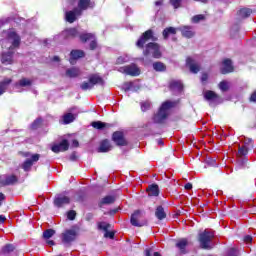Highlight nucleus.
Returning a JSON list of instances; mask_svg holds the SVG:
<instances>
[{"instance_id":"nucleus-35","label":"nucleus","mask_w":256,"mask_h":256,"mask_svg":"<svg viewBox=\"0 0 256 256\" xmlns=\"http://www.w3.org/2000/svg\"><path fill=\"white\" fill-rule=\"evenodd\" d=\"M65 37H77L79 35V31L75 28H70L64 31Z\"/></svg>"},{"instance_id":"nucleus-61","label":"nucleus","mask_w":256,"mask_h":256,"mask_svg":"<svg viewBox=\"0 0 256 256\" xmlns=\"http://www.w3.org/2000/svg\"><path fill=\"white\" fill-rule=\"evenodd\" d=\"M158 145H163V140H158Z\"/></svg>"},{"instance_id":"nucleus-8","label":"nucleus","mask_w":256,"mask_h":256,"mask_svg":"<svg viewBox=\"0 0 256 256\" xmlns=\"http://www.w3.org/2000/svg\"><path fill=\"white\" fill-rule=\"evenodd\" d=\"M118 71L119 73H124V75H131L132 77H137L141 75V70L135 64L120 67Z\"/></svg>"},{"instance_id":"nucleus-57","label":"nucleus","mask_w":256,"mask_h":256,"mask_svg":"<svg viewBox=\"0 0 256 256\" xmlns=\"http://www.w3.org/2000/svg\"><path fill=\"white\" fill-rule=\"evenodd\" d=\"M1 223H5V217L3 215H0V225Z\"/></svg>"},{"instance_id":"nucleus-18","label":"nucleus","mask_w":256,"mask_h":256,"mask_svg":"<svg viewBox=\"0 0 256 256\" xmlns=\"http://www.w3.org/2000/svg\"><path fill=\"white\" fill-rule=\"evenodd\" d=\"M53 153H61L69 149V142L67 140H62L61 143L52 146Z\"/></svg>"},{"instance_id":"nucleus-50","label":"nucleus","mask_w":256,"mask_h":256,"mask_svg":"<svg viewBox=\"0 0 256 256\" xmlns=\"http://www.w3.org/2000/svg\"><path fill=\"white\" fill-rule=\"evenodd\" d=\"M127 61H129V58L128 57H123V56H120L118 59H117V63H127Z\"/></svg>"},{"instance_id":"nucleus-21","label":"nucleus","mask_w":256,"mask_h":256,"mask_svg":"<svg viewBox=\"0 0 256 256\" xmlns=\"http://www.w3.org/2000/svg\"><path fill=\"white\" fill-rule=\"evenodd\" d=\"M220 71L223 75H227V73H233V62H231L229 59L224 60L222 62Z\"/></svg>"},{"instance_id":"nucleus-11","label":"nucleus","mask_w":256,"mask_h":256,"mask_svg":"<svg viewBox=\"0 0 256 256\" xmlns=\"http://www.w3.org/2000/svg\"><path fill=\"white\" fill-rule=\"evenodd\" d=\"M178 31H180L182 37H185L186 39H192V37H195V28H193V26L183 25L178 27Z\"/></svg>"},{"instance_id":"nucleus-29","label":"nucleus","mask_w":256,"mask_h":256,"mask_svg":"<svg viewBox=\"0 0 256 256\" xmlns=\"http://www.w3.org/2000/svg\"><path fill=\"white\" fill-rule=\"evenodd\" d=\"M81 75V70L79 68L73 67L66 70V76L70 78L79 77Z\"/></svg>"},{"instance_id":"nucleus-49","label":"nucleus","mask_w":256,"mask_h":256,"mask_svg":"<svg viewBox=\"0 0 256 256\" xmlns=\"http://www.w3.org/2000/svg\"><path fill=\"white\" fill-rule=\"evenodd\" d=\"M104 237L109 238V239H113V237H115V232H111L109 230H106Z\"/></svg>"},{"instance_id":"nucleus-27","label":"nucleus","mask_w":256,"mask_h":256,"mask_svg":"<svg viewBox=\"0 0 256 256\" xmlns=\"http://www.w3.org/2000/svg\"><path fill=\"white\" fill-rule=\"evenodd\" d=\"M177 31H179V28L168 27L163 30L162 35H163L164 39H169V35H176Z\"/></svg>"},{"instance_id":"nucleus-15","label":"nucleus","mask_w":256,"mask_h":256,"mask_svg":"<svg viewBox=\"0 0 256 256\" xmlns=\"http://www.w3.org/2000/svg\"><path fill=\"white\" fill-rule=\"evenodd\" d=\"M40 155L39 154H34L31 156V159H27L23 164H22V169H24V171H30L31 167H33L34 163H37V161H39L40 159Z\"/></svg>"},{"instance_id":"nucleus-20","label":"nucleus","mask_w":256,"mask_h":256,"mask_svg":"<svg viewBox=\"0 0 256 256\" xmlns=\"http://www.w3.org/2000/svg\"><path fill=\"white\" fill-rule=\"evenodd\" d=\"M186 65L189 67L191 73L197 74L201 70V66L193 58H187Z\"/></svg>"},{"instance_id":"nucleus-43","label":"nucleus","mask_w":256,"mask_h":256,"mask_svg":"<svg viewBox=\"0 0 256 256\" xmlns=\"http://www.w3.org/2000/svg\"><path fill=\"white\" fill-rule=\"evenodd\" d=\"M98 227H99V229H101L102 231L107 232V231H109V227H111V224H108V223H106V222H101V223H99Z\"/></svg>"},{"instance_id":"nucleus-56","label":"nucleus","mask_w":256,"mask_h":256,"mask_svg":"<svg viewBox=\"0 0 256 256\" xmlns=\"http://www.w3.org/2000/svg\"><path fill=\"white\" fill-rule=\"evenodd\" d=\"M156 7H159V5H163V1L162 0H158L155 2Z\"/></svg>"},{"instance_id":"nucleus-22","label":"nucleus","mask_w":256,"mask_h":256,"mask_svg":"<svg viewBox=\"0 0 256 256\" xmlns=\"http://www.w3.org/2000/svg\"><path fill=\"white\" fill-rule=\"evenodd\" d=\"M53 235H55L54 229H47L43 232V239H45L47 245H49L50 247H53V245H55V242L53 240H50Z\"/></svg>"},{"instance_id":"nucleus-14","label":"nucleus","mask_w":256,"mask_h":256,"mask_svg":"<svg viewBox=\"0 0 256 256\" xmlns=\"http://www.w3.org/2000/svg\"><path fill=\"white\" fill-rule=\"evenodd\" d=\"M95 7V2L91 0H78V7L77 10L82 12L87 11V9H93Z\"/></svg>"},{"instance_id":"nucleus-23","label":"nucleus","mask_w":256,"mask_h":256,"mask_svg":"<svg viewBox=\"0 0 256 256\" xmlns=\"http://www.w3.org/2000/svg\"><path fill=\"white\" fill-rule=\"evenodd\" d=\"M81 57H85V52L82 50H72L70 53L71 65H75V61H77V59H81Z\"/></svg>"},{"instance_id":"nucleus-55","label":"nucleus","mask_w":256,"mask_h":256,"mask_svg":"<svg viewBox=\"0 0 256 256\" xmlns=\"http://www.w3.org/2000/svg\"><path fill=\"white\" fill-rule=\"evenodd\" d=\"M72 145H73L74 147H79V141L73 140Z\"/></svg>"},{"instance_id":"nucleus-46","label":"nucleus","mask_w":256,"mask_h":256,"mask_svg":"<svg viewBox=\"0 0 256 256\" xmlns=\"http://www.w3.org/2000/svg\"><path fill=\"white\" fill-rule=\"evenodd\" d=\"M181 1L182 0H170V3L174 9H179V7H181Z\"/></svg>"},{"instance_id":"nucleus-33","label":"nucleus","mask_w":256,"mask_h":256,"mask_svg":"<svg viewBox=\"0 0 256 256\" xmlns=\"http://www.w3.org/2000/svg\"><path fill=\"white\" fill-rule=\"evenodd\" d=\"M11 78H6L2 82H0V95H3L5 91H7V88L9 85H11Z\"/></svg>"},{"instance_id":"nucleus-62","label":"nucleus","mask_w":256,"mask_h":256,"mask_svg":"<svg viewBox=\"0 0 256 256\" xmlns=\"http://www.w3.org/2000/svg\"><path fill=\"white\" fill-rule=\"evenodd\" d=\"M29 156H30L29 152L24 153V157H29Z\"/></svg>"},{"instance_id":"nucleus-36","label":"nucleus","mask_w":256,"mask_h":256,"mask_svg":"<svg viewBox=\"0 0 256 256\" xmlns=\"http://www.w3.org/2000/svg\"><path fill=\"white\" fill-rule=\"evenodd\" d=\"M111 203H115L114 196H106L101 200V205H111Z\"/></svg>"},{"instance_id":"nucleus-44","label":"nucleus","mask_w":256,"mask_h":256,"mask_svg":"<svg viewBox=\"0 0 256 256\" xmlns=\"http://www.w3.org/2000/svg\"><path fill=\"white\" fill-rule=\"evenodd\" d=\"M144 253H145V256H161L159 252H154L152 248H147Z\"/></svg>"},{"instance_id":"nucleus-6","label":"nucleus","mask_w":256,"mask_h":256,"mask_svg":"<svg viewBox=\"0 0 256 256\" xmlns=\"http://www.w3.org/2000/svg\"><path fill=\"white\" fill-rule=\"evenodd\" d=\"M130 223L133 227H145V225H147V220H145L143 212L137 210L131 215Z\"/></svg>"},{"instance_id":"nucleus-28","label":"nucleus","mask_w":256,"mask_h":256,"mask_svg":"<svg viewBox=\"0 0 256 256\" xmlns=\"http://www.w3.org/2000/svg\"><path fill=\"white\" fill-rule=\"evenodd\" d=\"M251 13H253V10L249 8H242L238 11L237 15L240 19H247V17L251 16Z\"/></svg>"},{"instance_id":"nucleus-19","label":"nucleus","mask_w":256,"mask_h":256,"mask_svg":"<svg viewBox=\"0 0 256 256\" xmlns=\"http://www.w3.org/2000/svg\"><path fill=\"white\" fill-rule=\"evenodd\" d=\"M69 203H71V199L65 195L60 194L54 199V205L56 207H63V205H69Z\"/></svg>"},{"instance_id":"nucleus-1","label":"nucleus","mask_w":256,"mask_h":256,"mask_svg":"<svg viewBox=\"0 0 256 256\" xmlns=\"http://www.w3.org/2000/svg\"><path fill=\"white\" fill-rule=\"evenodd\" d=\"M5 39L0 41L3 49H8V53H3L1 61L4 65H11L13 63V51L21 45V37L17 35L14 30L3 32Z\"/></svg>"},{"instance_id":"nucleus-41","label":"nucleus","mask_w":256,"mask_h":256,"mask_svg":"<svg viewBox=\"0 0 256 256\" xmlns=\"http://www.w3.org/2000/svg\"><path fill=\"white\" fill-rule=\"evenodd\" d=\"M107 124L101 122V121H96V122H92V127H94V129H104V127H106Z\"/></svg>"},{"instance_id":"nucleus-25","label":"nucleus","mask_w":256,"mask_h":256,"mask_svg":"<svg viewBox=\"0 0 256 256\" xmlns=\"http://www.w3.org/2000/svg\"><path fill=\"white\" fill-rule=\"evenodd\" d=\"M33 85V80L29 78H21L16 84L15 88L20 89L21 87H31Z\"/></svg>"},{"instance_id":"nucleus-12","label":"nucleus","mask_w":256,"mask_h":256,"mask_svg":"<svg viewBox=\"0 0 256 256\" xmlns=\"http://www.w3.org/2000/svg\"><path fill=\"white\" fill-rule=\"evenodd\" d=\"M80 40L83 43H87V41L90 42V49H97V41H95V35L92 33H83L80 35Z\"/></svg>"},{"instance_id":"nucleus-40","label":"nucleus","mask_w":256,"mask_h":256,"mask_svg":"<svg viewBox=\"0 0 256 256\" xmlns=\"http://www.w3.org/2000/svg\"><path fill=\"white\" fill-rule=\"evenodd\" d=\"M219 89L222 90L223 92L229 91V82H227V81L220 82Z\"/></svg>"},{"instance_id":"nucleus-2","label":"nucleus","mask_w":256,"mask_h":256,"mask_svg":"<svg viewBox=\"0 0 256 256\" xmlns=\"http://www.w3.org/2000/svg\"><path fill=\"white\" fill-rule=\"evenodd\" d=\"M175 107V102L167 101L162 104L157 114H155L154 123H164L165 119L169 116V110Z\"/></svg>"},{"instance_id":"nucleus-30","label":"nucleus","mask_w":256,"mask_h":256,"mask_svg":"<svg viewBox=\"0 0 256 256\" xmlns=\"http://www.w3.org/2000/svg\"><path fill=\"white\" fill-rule=\"evenodd\" d=\"M149 197H158L159 196V186L157 184H153L147 189Z\"/></svg>"},{"instance_id":"nucleus-42","label":"nucleus","mask_w":256,"mask_h":256,"mask_svg":"<svg viewBox=\"0 0 256 256\" xmlns=\"http://www.w3.org/2000/svg\"><path fill=\"white\" fill-rule=\"evenodd\" d=\"M141 109L142 111H149V109H151V102L149 101H144L141 103Z\"/></svg>"},{"instance_id":"nucleus-37","label":"nucleus","mask_w":256,"mask_h":256,"mask_svg":"<svg viewBox=\"0 0 256 256\" xmlns=\"http://www.w3.org/2000/svg\"><path fill=\"white\" fill-rule=\"evenodd\" d=\"M192 23H201V21H205V15L198 14L191 18Z\"/></svg>"},{"instance_id":"nucleus-24","label":"nucleus","mask_w":256,"mask_h":256,"mask_svg":"<svg viewBox=\"0 0 256 256\" xmlns=\"http://www.w3.org/2000/svg\"><path fill=\"white\" fill-rule=\"evenodd\" d=\"M170 89L173 93H181L183 91V83L179 80H172L170 82Z\"/></svg>"},{"instance_id":"nucleus-58","label":"nucleus","mask_w":256,"mask_h":256,"mask_svg":"<svg viewBox=\"0 0 256 256\" xmlns=\"http://www.w3.org/2000/svg\"><path fill=\"white\" fill-rule=\"evenodd\" d=\"M70 159H71V161H75V154H72V155L70 156Z\"/></svg>"},{"instance_id":"nucleus-3","label":"nucleus","mask_w":256,"mask_h":256,"mask_svg":"<svg viewBox=\"0 0 256 256\" xmlns=\"http://www.w3.org/2000/svg\"><path fill=\"white\" fill-rule=\"evenodd\" d=\"M143 55L145 57H149V55H151V57H154V59H161L162 57V52H161V46H159V44L157 43H148L146 45L145 50L143 51Z\"/></svg>"},{"instance_id":"nucleus-60","label":"nucleus","mask_w":256,"mask_h":256,"mask_svg":"<svg viewBox=\"0 0 256 256\" xmlns=\"http://www.w3.org/2000/svg\"><path fill=\"white\" fill-rule=\"evenodd\" d=\"M195 1H200L201 3H207V0H195Z\"/></svg>"},{"instance_id":"nucleus-39","label":"nucleus","mask_w":256,"mask_h":256,"mask_svg":"<svg viewBox=\"0 0 256 256\" xmlns=\"http://www.w3.org/2000/svg\"><path fill=\"white\" fill-rule=\"evenodd\" d=\"M2 251L3 253H13V251H15V246H13V244H7L3 247Z\"/></svg>"},{"instance_id":"nucleus-47","label":"nucleus","mask_w":256,"mask_h":256,"mask_svg":"<svg viewBox=\"0 0 256 256\" xmlns=\"http://www.w3.org/2000/svg\"><path fill=\"white\" fill-rule=\"evenodd\" d=\"M41 123H43V120L41 118L36 119L33 123H32V129H37Z\"/></svg>"},{"instance_id":"nucleus-52","label":"nucleus","mask_w":256,"mask_h":256,"mask_svg":"<svg viewBox=\"0 0 256 256\" xmlns=\"http://www.w3.org/2000/svg\"><path fill=\"white\" fill-rule=\"evenodd\" d=\"M207 79H209V76L207 75V73H203L201 76L202 83H205V81H207Z\"/></svg>"},{"instance_id":"nucleus-5","label":"nucleus","mask_w":256,"mask_h":256,"mask_svg":"<svg viewBox=\"0 0 256 256\" xmlns=\"http://www.w3.org/2000/svg\"><path fill=\"white\" fill-rule=\"evenodd\" d=\"M103 83V78H101L97 74H93L89 76L87 82H83L80 85V89H82V91H88V89H92L93 87H95V85H103Z\"/></svg>"},{"instance_id":"nucleus-48","label":"nucleus","mask_w":256,"mask_h":256,"mask_svg":"<svg viewBox=\"0 0 256 256\" xmlns=\"http://www.w3.org/2000/svg\"><path fill=\"white\" fill-rule=\"evenodd\" d=\"M248 152L249 151L247 149V146L239 147V150H238L239 155H247Z\"/></svg>"},{"instance_id":"nucleus-54","label":"nucleus","mask_w":256,"mask_h":256,"mask_svg":"<svg viewBox=\"0 0 256 256\" xmlns=\"http://www.w3.org/2000/svg\"><path fill=\"white\" fill-rule=\"evenodd\" d=\"M3 201H5V194L0 192V207L3 205Z\"/></svg>"},{"instance_id":"nucleus-4","label":"nucleus","mask_w":256,"mask_h":256,"mask_svg":"<svg viewBox=\"0 0 256 256\" xmlns=\"http://www.w3.org/2000/svg\"><path fill=\"white\" fill-rule=\"evenodd\" d=\"M215 237V234L209 230H205L199 234L198 241L200 243L201 249H212L211 241Z\"/></svg>"},{"instance_id":"nucleus-53","label":"nucleus","mask_w":256,"mask_h":256,"mask_svg":"<svg viewBox=\"0 0 256 256\" xmlns=\"http://www.w3.org/2000/svg\"><path fill=\"white\" fill-rule=\"evenodd\" d=\"M184 189H186L187 191L193 189V184H191V183L185 184Z\"/></svg>"},{"instance_id":"nucleus-16","label":"nucleus","mask_w":256,"mask_h":256,"mask_svg":"<svg viewBox=\"0 0 256 256\" xmlns=\"http://www.w3.org/2000/svg\"><path fill=\"white\" fill-rule=\"evenodd\" d=\"M15 183H17V176L15 175L0 176V185H15Z\"/></svg>"},{"instance_id":"nucleus-38","label":"nucleus","mask_w":256,"mask_h":256,"mask_svg":"<svg viewBox=\"0 0 256 256\" xmlns=\"http://www.w3.org/2000/svg\"><path fill=\"white\" fill-rule=\"evenodd\" d=\"M153 69L154 71H165L166 67L162 62H155L153 64Z\"/></svg>"},{"instance_id":"nucleus-13","label":"nucleus","mask_w":256,"mask_h":256,"mask_svg":"<svg viewBox=\"0 0 256 256\" xmlns=\"http://www.w3.org/2000/svg\"><path fill=\"white\" fill-rule=\"evenodd\" d=\"M204 99H206V101H209L210 105H215V103H219V101L221 100L219 95L211 90H207L206 92H204Z\"/></svg>"},{"instance_id":"nucleus-31","label":"nucleus","mask_w":256,"mask_h":256,"mask_svg":"<svg viewBox=\"0 0 256 256\" xmlns=\"http://www.w3.org/2000/svg\"><path fill=\"white\" fill-rule=\"evenodd\" d=\"M75 121V114L66 113L62 116V123L64 125H69V123H73Z\"/></svg>"},{"instance_id":"nucleus-26","label":"nucleus","mask_w":256,"mask_h":256,"mask_svg":"<svg viewBox=\"0 0 256 256\" xmlns=\"http://www.w3.org/2000/svg\"><path fill=\"white\" fill-rule=\"evenodd\" d=\"M111 149V143H109L108 140H103L98 148V153H108V151H111Z\"/></svg>"},{"instance_id":"nucleus-59","label":"nucleus","mask_w":256,"mask_h":256,"mask_svg":"<svg viewBox=\"0 0 256 256\" xmlns=\"http://www.w3.org/2000/svg\"><path fill=\"white\" fill-rule=\"evenodd\" d=\"M53 61H59V57L58 56H54Z\"/></svg>"},{"instance_id":"nucleus-63","label":"nucleus","mask_w":256,"mask_h":256,"mask_svg":"<svg viewBox=\"0 0 256 256\" xmlns=\"http://www.w3.org/2000/svg\"><path fill=\"white\" fill-rule=\"evenodd\" d=\"M1 24L3 23V22H0Z\"/></svg>"},{"instance_id":"nucleus-9","label":"nucleus","mask_w":256,"mask_h":256,"mask_svg":"<svg viewBox=\"0 0 256 256\" xmlns=\"http://www.w3.org/2000/svg\"><path fill=\"white\" fill-rule=\"evenodd\" d=\"M81 15H83L81 10L74 8L73 10L65 12V19L68 23H75V21H77V17H81Z\"/></svg>"},{"instance_id":"nucleus-51","label":"nucleus","mask_w":256,"mask_h":256,"mask_svg":"<svg viewBox=\"0 0 256 256\" xmlns=\"http://www.w3.org/2000/svg\"><path fill=\"white\" fill-rule=\"evenodd\" d=\"M244 241H245V243H251L253 241V237L246 235L244 237Z\"/></svg>"},{"instance_id":"nucleus-32","label":"nucleus","mask_w":256,"mask_h":256,"mask_svg":"<svg viewBox=\"0 0 256 256\" xmlns=\"http://www.w3.org/2000/svg\"><path fill=\"white\" fill-rule=\"evenodd\" d=\"M155 217H157V219H159V221H163V219H165V217H167V214L165 213V209L163 208V206H158L156 208Z\"/></svg>"},{"instance_id":"nucleus-45","label":"nucleus","mask_w":256,"mask_h":256,"mask_svg":"<svg viewBox=\"0 0 256 256\" xmlns=\"http://www.w3.org/2000/svg\"><path fill=\"white\" fill-rule=\"evenodd\" d=\"M67 217L70 221L75 220V217H77V213L75 212V210H70L67 213Z\"/></svg>"},{"instance_id":"nucleus-10","label":"nucleus","mask_w":256,"mask_h":256,"mask_svg":"<svg viewBox=\"0 0 256 256\" xmlns=\"http://www.w3.org/2000/svg\"><path fill=\"white\" fill-rule=\"evenodd\" d=\"M149 40L155 41V38L153 37L152 30H148V31L144 32L142 34V36L140 37V39L137 41L136 45L140 49H143V45H145V43H147V41H149Z\"/></svg>"},{"instance_id":"nucleus-34","label":"nucleus","mask_w":256,"mask_h":256,"mask_svg":"<svg viewBox=\"0 0 256 256\" xmlns=\"http://www.w3.org/2000/svg\"><path fill=\"white\" fill-rule=\"evenodd\" d=\"M188 244L189 242L184 238L176 243V247L179 249L180 253H186L185 249L187 248Z\"/></svg>"},{"instance_id":"nucleus-7","label":"nucleus","mask_w":256,"mask_h":256,"mask_svg":"<svg viewBox=\"0 0 256 256\" xmlns=\"http://www.w3.org/2000/svg\"><path fill=\"white\" fill-rule=\"evenodd\" d=\"M77 235V230H75V228L66 229L61 234L62 243L64 245H71V243L77 239Z\"/></svg>"},{"instance_id":"nucleus-17","label":"nucleus","mask_w":256,"mask_h":256,"mask_svg":"<svg viewBox=\"0 0 256 256\" xmlns=\"http://www.w3.org/2000/svg\"><path fill=\"white\" fill-rule=\"evenodd\" d=\"M112 139L119 147H125V145H127V140H125V137H123L122 132H114Z\"/></svg>"}]
</instances>
